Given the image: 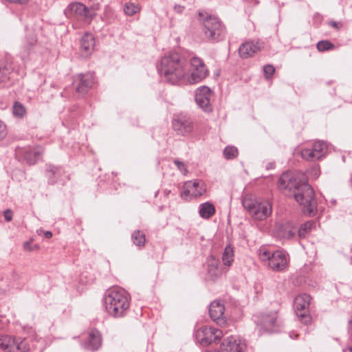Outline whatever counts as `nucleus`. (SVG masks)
<instances>
[{
	"label": "nucleus",
	"mask_w": 352,
	"mask_h": 352,
	"mask_svg": "<svg viewBox=\"0 0 352 352\" xmlns=\"http://www.w3.org/2000/svg\"><path fill=\"white\" fill-rule=\"evenodd\" d=\"M272 168V166H267V169H269V168Z\"/></svg>",
	"instance_id": "49"
},
{
	"label": "nucleus",
	"mask_w": 352,
	"mask_h": 352,
	"mask_svg": "<svg viewBox=\"0 0 352 352\" xmlns=\"http://www.w3.org/2000/svg\"><path fill=\"white\" fill-rule=\"evenodd\" d=\"M216 212L214 205L210 201L201 204L199 206V214L204 219H209Z\"/></svg>",
	"instance_id": "27"
},
{
	"label": "nucleus",
	"mask_w": 352,
	"mask_h": 352,
	"mask_svg": "<svg viewBox=\"0 0 352 352\" xmlns=\"http://www.w3.org/2000/svg\"><path fill=\"white\" fill-rule=\"evenodd\" d=\"M282 322L278 318L277 311L265 315V332L278 333L281 331Z\"/></svg>",
	"instance_id": "22"
},
{
	"label": "nucleus",
	"mask_w": 352,
	"mask_h": 352,
	"mask_svg": "<svg viewBox=\"0 0 352 352\" xmlns=\"http://www.w3.org/2000/svg\"><path fill=\"white\" fill-rule=\"evenodd\" d=\"M223 154L226 160H232L237 157L239 151L236 147L233 146H227L223 149Z\"/></svg>",
	"instance_id": "32"
},
{
	"label": "nucleus",
	"mask_w": 352,
	"mask_h": 352,
	"mask_svg": "<svg viewBox=\"0 0 352 352\" xmlns=\"http://www.w3.org/2000/svg\"><path fill=\"white\" fill-rule=\"evenodd\" d=\"M225 307L220 300L212 302L209 307V314L211 319L219 326H224L226 324V320L223 316Z\"/></svg>",
	"instance_id": "18"
},
{
	"label": "nucleus",
	"mask_w": 352,
	"mask_h": 352,
	"mask_svg": "<svg viewBox=\"0 0 352 352\" xmlns=\"http://www.w3.org/2000/svg\"><path fill=\"white\" fill-rule=\"evenodd\" d=\"M329 25L334 28H336V29H340L342 26V24L340 23V22H336V21H331L329 22Z\"/></svg>",
	"instance_id": "42"
},
{
	"label": "nucleus",
	"mask_w": 352,
	"mask_h": 352,
	"mask_svg": "<svg viewBox=\"0 0 352 352\" xmlns=\"http://www.w3.org/2000/svg\"><path fill=\"white\" fill-rule=\"evenodd\" d=\"M206 192V186L204 182L200 179L190 180L184 183L181 197L186 200H189L200 197Z\"/></svg>",
	"instance_id": "11"
},
{
	"label": "nucleus",
	"mask_w": 352,
	"mask_h": 352,
	"mask_svg": "<svg viewBox=\"0 0 352 352\" xmlns=\"http://www.w3.org/2000/svg\"><path fill=\"white\" fill-rule=\"evenodd\" d=\"M327 150V144L322 141L309 142L305 144L300 151L303 160L314 162L321 159Z\"/></svg>",
	"instance_id": "8"
},
{
	"label": "nucleus",
	"mask_w": 352,
	"mask_h": 352,
	"mask_svg": "<svg viewBox=\"0 0 352 352\" xmlns=\"http://www.w3.org/2000/svg\"><path fill=\"white\" fill-rule=\"evenodd\" d=\"M311 299V296L307 294H299L294 299V307L296 314L299 320L306 325L311 324L313 321L309 312Z\"/></svg>",
	"instance_id": "7"
},
{
	"label": "nucleus",
	"mask_w": 352,
	"mask_h": 352,
	"mask_svg": "<svg viewBox=\"0 0 352 352\" xmlns=\"http://www.w3.org/2000/svg\"><path fill=\"white\" fill-rule=\"evenodd\" d=\"M254 320L255 322V323L257 325V329H258V331L260 333H262V331L264 330V327L263 325V323L262 322H261L259 320H258V316H256L254 315Z\"/></svg>",
	"instance_id": "39"
},
{
	"label": "nucleus",
	"mask_w": 352,
	"mask_h": 352,
	"mask_svg": "<svg viewBox=\"0 0 352 352\" xmlns=\"http://www.w3.org/2000/svg\"><path fill=\"white\" fill-rule=\"evenodd\" d=\"M44 236L46 239H50L52 236V233L50 231H45L44 232Z\"/></svg>",
	"instance_id": "46"
},
{
	"label": "nucleus",
	"mask_w": 352,
	"mask_h": 352,
	"mask_svg": "<svg viewBox=\"0 0 352 352\" xmlns=\"http://www.w3.org/2000/svg\"><path fill=\"white\" fill-rule=\"evenodd\" d=\"M190 65V71L186 59L180 54L171 52L162 57L157 71L171 85L197 84L209 76V69L200 58L192 57Z\"/></svg>",
	"instance_id": "1"
},
{
	"label": "nucleus",
	"mask_w": 352,
	"mask_h": 352,
	"mask_svg": "<svg viewBox=\"0 0 352 352\" xmlns=\"http://www.w3.org/2000/svg\"><path fill=\"white\" fill-rule=\"evenodd\" d=\"M6 2L16 4V5H20V6H24L28 3L29 0H5Z\"/></svg>",
	"instance_id": "40"
},
{
	"label": "nucleus",
	"mask_w": 352,
	"mask_h": 352,
	"mask_svg": "<svg viewBox=\"0 0 352 352\" xmlns=\"http://www.w3.org/2000/svg\"><path fill=\"white\" fill-rule=\"evenodd\" d=\"M316 223L314 221L311 220L302 224L298 230V235L300 238H306L311 231L315 228Z\"/></svg>",
	"instance_id": "28"
},
{
	"label": "nucleus",
	"mask_w": 352,
	"mask_h": 352,
	"mask_svg": "<svg viewBox=\"0 0 352 352\" xmlns=\"http://www.w3.org/2000/svg\"><path fill=\"white\" fill-rule=\"evenodd\" d=\"M14 338L8 335H0V348L6 352H10Z\"/></svg>",
	"instance_id": "31"
},
{
	"label": "nucleus",
	"mask_w": 352,
	"mask_h": 352,
	"mask_svg": "<svg viewBox=\"0 0 352 352\" xmlns=\"http://www.w3.org/2000/svg\"><path fill=\"white\" fill-rule=\"evenodd\" d=\"M43 152V148L39 146H18L15 149V154L19 160L29 165L35 164L41 158Z\"/></svg>",
	"instance_id": "10"
},
{
	"label": "nucleus",
	"mask_w": 352,
	"mask_h": 352,
	"mask_svg": "<svg viewBox=\"0 0 352 352\" xmlns=\"http://www.w3.org/2000/svg\"><path fill=\"white\" fill-rule=\"evenodd\" d=\"M30 350V340L21 338H14L10 352H28Z\"/></svg>",
	"instance_id": "26"
},
{
	"label": "nucleus",
	"mask_w": 352,
	"mask_h": 352,
	"mask_svg": "<svg viewBox=\"0 0 352 352\" xmlns=\"http://www.w3.org/2000/svg\"><path fill=\"white\" fill-rule=\"evenodd\" d=\"M247 345L244 340L236 337L230 336L221 342L219 352H244Z\"/></svg>",
	"instance_id": "14"
},
{
	"label": "nucleus",
	"mask_w": 352,
	"mask_h": 352,
	"mask_svg": "<svg viewBox=\"0 0 352 352\" xmlns=\"http://www.w3.org/2000/svg\"><path fill=\"white\" fill-rule=\"evenodd\" d=\"M211 96L212 91L210 89L206 86L200 87L196 91V102L197 105L206 112H211L212 110L210 104Z\"/></svg>",
	"instance_id": "16"
},
{
	"label": "nucleus",
	"mask_w": 352,
	"mask_h": 352,
	"mask_svg": "<svg viewBox=\"0 0 352 352\" xmlns=\"http://www.w3.org/2000/svg\"><path fill=\"white\" fill-rule=\"evenodd\" d=\"M258 254L260 258L262 259L263 256H264V252H263L262 247H261L260 249L258 250Z\"/></svg>",
	"instance_id": "47"
},
{
	"label": "nucleus",
	"mask_w": 352,
	"mask_h": 352,
	"mask_svg": "<svg viewBox=\"0 0 352 352\" xmlns=\"http://www.w3.org/2000/svg\"><path fill=\"white\" fill-rule=\"evenodd\" d=\"M267 205L270 206V209H269V211H268V209H267V205L265 204V217H266L268 214H270L272 213V206H271L269 203H267Z\"/></svg>",
	"instance_id": "45"
},
{
	"label": "nucleus",
	"mask_w": 352,
	"mask_h": 352,
	"mask_svg": "<svg viewBox=\"0 0 352 352\" xmlns=\"http://www.w3.org/2000/svg\"><path fill=\"white\" fill-rule=\"evenodd\" d=\"M172 127L177 135L186 137L193 132L195 126L190 115L179 113L173 116Z\"/></svg>",
	"instance_id": "9"
},
{
	"label": "nucleus",
	"mask_w": 352,
	"mask_h": 352,
	"mask_svg": "<svg viewBox=\"0 0 352 352\" xmlns=\"http://www.w3.org/2000/svg\"><path fill=\"white\" fill-rule=\"evenodd\" d=\"M102 344V338L100 332L96 329H91L89 333L84 347L87 350L95 351L98 350Z\"/></svg>",
	"instance_id": "20"
},
{
	"label": "nucleus",
	"mask_w": 352,
	"mask_h": 352,
	"mask_svg": "<svg viewBox=\"0 0 352 352\" xmlns=\"http://www.w3.org/2000/svg\"><path fill=\"white\" fill-rule=\"evenodd\" d=\"M131 296L122 288L112 287L106 291L103 298L105 311L109 316L118 318L125 316L130 307Z\"/></svg>",
	"instance_id": "3"
},
{
	"label": "nucleus",
	"mask_w": 352,
	"mask_h": 352,
	"mask_svg": "<svg viewBox=\"0 0 352 352\" xmlns=\"http://www.w3.org/2000/svg\"><path fill=\"white\" fill-rule=\"evenodd\" d=\"M207 277L208 278L215 280L219 278L223 273L221 267L220 262L214 256H210L207 259Z\"/></svg>",
	"instance_id": "21"
},
{
	"label": "nucleus",
	"mask_w": 352,
	"mask_h": 352,
	"mask_svg": "<svg viewBox=\"0 0 352 352\" xmlns=\"http://www.w3.org/2000/svg\"><path fill=\"white\" fill-rule=\"evenodd\" d=\"M140 10V7L133 3H126L124 5V12L127 16H133Z\"/></svg>",
	"instance_id": "35"
},
{
	"label": "nucleus",
	"mask_w": 352,
	"mask_h": 352,
	"mask_svg": "<svg viewBox=\"0 0 352 352\" xmlns=\"http://www.w3.org/2000/svg\"><path fill=\"white\" fill-rule=\"evenodd\" d=\"M45 175L50 185L60 184L65 186L67 181L70 179L69 175H65V171L61 166L52 164L46 165Z\"/></svg>",
	"instance_id": "13"
},
{
	"label": "nucleus",
	"mask_w": 352,
	"mask_h": 352,
	"mask_svg": "<svg viewBox=\"0 0 352 352\" xmlns=\"http://www.w3.org/2000/svg\"><path fill=\"white\" fill-rule=\"evenodd\" d=\"M242 204L255 220L262 221L264 219L263 204L258 203L250 196H245L242 200Z\"/></svg>",
	"instance_id": "15"
},
{
	"label": "nucleus",
	"mask_w": 352,
	"mask_h": 352,
	"mask_svg": "<svg viewBox=\"0 0 352 352\" xmlns=\"http://www.w3.org/2000/svg\"><path fill=\"white\" fill-rule=\"evenodd\" d=\"M343 352H352V346H347L344 350Z\"/></svg>",
	"instance_id": "48"
},
{
	"label": "nucleus",
	"mask_w": 352,
	"mask_h": 352,
	"mask_svg": "<svg viewBox=\"0 0 352 352\" xmlns=\"http://www.w3.org/2000/svg\"><path fill=\"white\" fill-rule=\"evenodd\" d=\"M14 70L12 63L7 58L0 60V83L8 81Z\"/></svg>",
	"instance_id": "25"
},
{
	"label": "nucleus",
	"mask_w": 352,
	"mask_h": 352,
	"mask_svg": "<svg viewBox=\"0 0 352 352\" xmlns=\"http://www.w3.org/2000/svg\"><path fill=\"white\" fill-rule=\"evenodd\" d=\"M131 240L134 245L141 248L145 245L146 236L142 231L138 230L131 234Z\"/></svg>",
	"instance_id": "30"
},
{
	"label": "nucleus",
	"mask_w": 352,
	"mask_h": 352,
	"mask_svg": "<svg viewBox=\"0 0 352 352\" xmlns=\"http://www.w3.org/2000/svg\"><path fill=\"white\" fill-rule=\"evenodd\" d=\"M184 6H180V5H175L174 6V10L175 12L178 14H182L184 10Z\"/></svg>",
	"instance_id": "43"
},
{
	"label": "nucleus",
	"mask_w": 352,
	"mask_h": 352,
	"mask_svg": "<svg viewBox=\"0 0 352 352\" xmlns=\"http://www.w3.org/2000/svg\"><path fill=\"white\" fill-rule=\"evenodd\" d=\"M4 218L6 221H11L12 219V211L10 209H7L3 212Z\"/></svg>",
	"instance_id": "41"
},
{
	"label": "nucleus",
	"mask_w": 352,
	"mask_h": 352,
	"mask_svg": "<svg viewBox=\"0 0 352 352\" xmlns=\"http://www.w3.org/2000/svg\"><path fill=\"white\" fill-rule=\"evenodd\" d=\"M265 79H270L275 73V68L272 65H265Z\"/></svg>",
	"instance_id": "36"
},
{
	"label": "nucleus",
	"mask_w": 352,
	"mask_h": 352,
	"mask_svg": "<svg viewBox=\"0 0 352 352\" xmlns=\"http://www.w3.org/2000/svg\"><path fill=\"white\" fill-rule=\"evenodd\" d=\"M222 330L212 326H201L194 332L196 342L202 346L218 343L223 338Z\"/></svg>",
	"instance_id": "5"
},
{
	"label": "nucleus",
	"mask_w": 352,
	"mask_h": 352,
	"mask_svg": "<svg viewBox=\"0 0 352 352\" xmlns=\"http://www.w3.org/2000/svg\"><path fill=\"white\" fill-rule=\"evenodd\" d=\"M280 189L294 192L295 200L302 207V212L309 216H314L317 212L315 192L305 177L302 179L293 177L289 173L282 174L278 179Z\"/></svg>",
	"instance_id": "2"
},
{
	"label": "nucleus",
	"mask_w": 352,
	"mask_h": 352,
	"mask_svg": "<svg viewBox=\"0 0 352 352\" xmlns=\"http://www.w3.org/2000/svg\"><path fill=\"white\" fill-rule=\"evenodd\" d=\"M296 228L290 223H276L272 234L279 239H292L295 236Z\"/></svg>",
	"instance_id": "17"
},
{
	"label": "nucleus",
	"mask_w": 352,
	"mask_h": 352,
	"mask_svg": "<svg viewBox=\"0 0 352 352\" xmlns=\"http://www.w3.org/2000/svg\"><path fill=\"white\" fill-rule=\"evenodd\" d=\"M204 33L210 41L217 42L222 40L226 35V28L222 22L216 16L208 15L203 19Z\"/></svg>",
	"instance_id": "4"
},
{
	"label": "nucleus",
	"mask_w": 352,
	"mask_h": 352,
	"mask_svg": "<svg viewBox=\"0 0 352 352\" xmlns=\"http://www.w3.org/2000/svg\"><path fill=\"white\" fill-rule=\"evenodd\" d=\"M65 13L68 18L90 23L95 16V12L80 2H72L67 6Z\"/></svg>",
	"instance_id": "6"
},
{
	"label": "nucleus",
	"mask_w": 352,
	"mask_h": 352,
	"mask_svg": "<svg viewBox=\"0 0 352 352\" xmlns=\"http://www.w3.org/2000/svg\"><path fill=\"white\" fill-rule=\"evenodd\" d=\"M265 257H267L269 267L274 272H282L288 267L289 258L283 251L277 250L272 254L265 251Z\"/></svg>",
	"instance_id": "12"
},
{
	"label": "nucleus",
	"mask_w": 352,
	"mask_h": 352,
	"mask_svg": "<svg viewBox=\"0 0 352 352\" xmlns=\"http://www.w3.org/2000/svg\"><path fill=\"white\" fill-rule=\"evenodd\" d=\"M96 45L95 37L91 33H85L80 39V49L82 52L85 55H90Z\"/></svg>",
	"instance_id": "24"
},
{
	"label": "nucleus",
	"mask_w": 352,
	"mask_h": 352,
	"mask_svg": "<svg viewBox=\"0 0 352 352\" xmlns=\"http://www.w3.org/2000/svg\"><path fill=\"white\" fill-rule=\"evenodd\" d=\"M94 83V76L91 73L80 74L75 76L74 85L78 93L84 94L91 87Z\"/></svg>",
	"instance_id": "19"
},
{
	"label": "nucleus",
	"mask_w": 352,
	"mask_h": 352,
	"mask_svg": "<svg viewBox=\"0 0 352 352\" xmlns=\"http://www.w3.org/2000/svg\"><path fill=\"white\" fill-rule=\"evenodd\" d=\"M7 135V127L6 125L0 120V141L3 140Z\"/></svg>",
	"instance_id": "38"
},
{
	"label": "nucleus",
	"mask_w": 352,
	"mask_h": 352,
	"mask_svg": "<svg viewBox=\"0 0 352 352\" xmlns=\"http://www.w3.org/2000/svg\"><path fill=\"white\" fill-rule=\"evenodd\" d=\"M13 114L15 117L22 118L26 114V109L21 102H14L13 105Z\"/></svg>",
	"instance_id": "33"
},
{
	"label": "nucleus",
	"mask_w": 352,
	"mask_h": 352,
	"mask_svg": "<svg viewBox=\"0 0 352 352\" xmlns=\"http://www.w3.org/2000/svg\"><path fill=\"white\" fill-rule=\"evenodd\" d=\"M174 164L176 165L177 168L184 175H186L188 172L186 166L183 162H181L178 160H175L174 161Z\"/></svg>",
	"instance_id": "37"
},
{
	"label": "nucleus",
	"mask_w": 352,
	"mask_h": 352,
	"mask_svg": "<svg viewBox=\"0 0 352 352\" xmlns=\"http://www.w3.org/2000/svg\"><path fill=\"white\" fill-rule=\"evenodd\" d=\"M23 248L27 251H32L33 250V248H32V243L30 241H25L23 243Z\"/></svg>",
	"instance_id": "44"
},
{
	"label": "nucleus",
	"mask_w": 352,
	"mask_h": 352,
	"mask_svg": "<svg viewBox=\"0 0 352 352\" xmlns=\"http://www.w3.org/2000/svg\"><path fill=\"white\" fill-rule=\"evenodd\" d=\"M261 50L258 43L246 41L242 43L239 47V56L243 59L250 58Z\"/></svg>",
	"instance_id": "23"
},
{
	"label": "nucleus",
	"mask_w": 352,
	"mask_h": 352,
	"mask_svg": "<svg viewBox=\"0 0 352 352\" xmlns=\"http://www.w3.org/2000/svg\"><path fill=\"white\" fill-rule=\"evenodd\" d=\"M316 47L319 52H325L334 50L336 46L330 41L322 40L317 43Z\"/></svg>",
	"instance_id": "34"
},
{
	"label": "nucleus",
	"mask_w": 352,
	"mask_h": 352,
	"mask_svg": "<svg viewBox=\"0 0 352 352\" xmlns=\"http://www.w3.org/2000/svg\"><path fill=\"white\" fill-rule=\"evenodd\" d=\"M223 265L228 267H230L234 261V250L230 245H226L222 254Z\"/></svg>",
	"instance_id": "29"
}]
</instances>
